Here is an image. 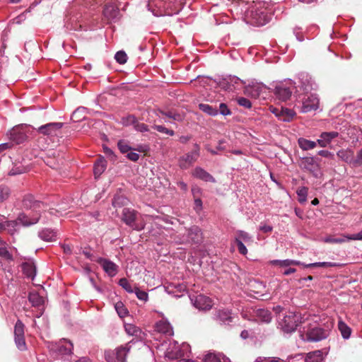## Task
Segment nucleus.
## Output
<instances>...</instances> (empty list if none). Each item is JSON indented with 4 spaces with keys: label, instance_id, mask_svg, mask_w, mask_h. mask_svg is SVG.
I'll return each instance as SVG.
<instances>
[{
    "label": "nucleus",
    "instance_id": "nucleus-10",
    "mask_svg": "<svg viewBox=\"0 0 362 362\" xmlns=\"http://www.w3.org/2000/svg\"><path fill=\"white\" fill-rule=\"evenodd\" d=\"M191 301L194 306L199 310H209L212 307V301L209 297L199 294L190 297Z\"/></svg>",
    "mask_w": 362,
    "mask_h": 362
},
{
    "label": "nucleus",
    "instance_id": "nucleus-9",
    "mask_svg": "<svg viewBox=\"0 0 362 362\" xmlns=\"http://www.w3.org/2000/svg\"><path fill=\"white\" fill-rule=\"evenodd\" d=\"M320 100L316 94L305 95L303 99L301 112L306 113L316 110L319 107Z\"/></svg>",
    "mask_w": 362,
    "mask_h": 362
},
{
    "label": "nucleus",
    "instance_id": "nucleus-56",
    "mask_svg": "<svg viewBox=\"0 0 362 362\" xmlns=\"http://www.w3.org/2000/svg\"><path fill=\"white\" fill-rule=\"evenodd\" d=\"M153 128L160 133L166 134L170 136H173L175 134V132L173 130L168 129V128H166L162 125H156H156L153 126Z\"/></svg>",
    "mask_w": 362,
    "mask_h": 362
},
{
    "label": "nucleus",
    "instance_id": "nucleus-43",
    "mask_svg": "<svg viewBox=\"0 0 362 362\" xmlns=\"http://www.w3.org/2000/svg\"><path fill=\"white\" fill-rule=\"evenodd\" d=\"M11 195V189L5 185L0 186V203L7 200Z\"/></svg>",
    "mask_w": 362,
    "mask_h": 362
},
{
    "label": "nucleus",
    "instance_id": "nucleus-2",
    "mask_svg": "<svg viewBox=\"0 0 362 362\" xmlns=\"http://www.w3.org/2000/svg\"><path fill=\"white\" fill-rule=\"evenodd\" d=\"M245 11V18L250 24L262 26L267 23L271 19V13L265 7L264 2H255Z\"/></svg>",
    "mask_w": 362,
    "mask_h": 362
},
{
    "label": "nucleus",
    "instance_id": "nucleus-3",
    "mask_svg": "<svg viewBox=\"0 0 362 362\" xmlns=\"http://www.w3.org/2000/svg\"><path fill=\"white\" fill-rule=\"evenodd\" d=\"M300 315L293 312H289L283 318H279L278 327L284 333L294 332L298 325Z\"/></svg>",
    "mask_w": 362,
    "mask_h": 362
},
{
    "label": "nucleus",
    "instance_id": "nucleus-54",
    "mask_svg": "<svg viewBox=\"0 0 362 362\" xmlns=\"http://www.w3.org/2000/svg\"><path fill=\"white\" fill-rule=\"evenodd\" d=\"M115 309H116L118 315L121 317L126 316L128 313L127 308H124L123 303L121 302L116 303Z\"/></svg>",
    "mask_w": 362,
    "mask_h": 362
},
{
    "label": "nucleus",
    "instance_id": "nucleus-46",
    "mask_svg": "<svg viewBox=\"0 0 362 362\" xmlns=\"http://www.w3.org/2000/svg\"><path fill=\"white\" fill-rule=\"evenodd\" d=\"M204 362H221V356L214 353H208L205 355Z\"/></svg>",
    "mask_w": 362,
    "mask_h": 362
},
{
    "label": "nucleus",
    "instance_id": "nucleus-15",
    "mask_svg": "<svg viewBox=\"0 0 362 362\" xmlns=\"http://www.w3.org/2000/svg\"><path fill=\"white\" fill-rule=\"evenodd\" d=\"M9 138L12 141L20 144L26 140L27 135L23 127L17 126L10 131Z\"/></svg>",
    "mask_w": 362,
    "mask_h": 362
},
{
    "label": "nucleus",
    "instance_id": "nucleus-61",
    "mask_svg": "<svg viewBox=\"0 0 362 362\" xmlns=\"http://www.w3.org/2000/svg\"><path fill=\"white\" fill-rule=\"evenodd\" d=\"M134 128L136 131L140 132H146L148 131V127L144 123L139 122L138 120L134 124Z\"/></svg>",
    "mask_w": 362,
    "mask_h": 362
},
{
    "label": "nucleus",
    "instance_id": "nucleus-53",
    "mask_svg": "<svg viewBox=\"0 0 362 362\" xmlns=\"http://www.w3.org/2000/svg\"><path fill=\"white\" fill-rule=\"evenodd\" d=\"M190 352V346L188 344H182L181 349L179 353L177 354V357L189 356L188 353Z\"/></svg>",
    "mask_w": 362,
    "mask_h": 362
},
{
    "label": "nucleus",
    "instance_id": "nucleus-33",
    "mask_svg": "<svg viewBox=\"0 0 362 362\" xmlns=\"http://www.w3.org/2000/svg\"><path fill=\"white\" fill-rule=\"evenodd\" d=\"M106 161L101 158L97 160L94 165V175L95 177L100 176L106 169Z\"/></svg>",
    "mask_w": 362,
    "mask_h": 362
},
{
    "label": "nucleus",
    "instance_id": "nucleus-63",
    "mask_svg": "<svg viewBox=\"0 0 362 362\" xmlns=\"http://www.w3.org/2000/svg\"><path fill=\"white\" fill-rule=\"evenodd\" d=\"M103 152L105 156L110 158V160L115 161L116 160V156L111 148L107 146H103Z\"/></svg>",
    "mask_w": 362,
    "mask_h": 362
},
{
    "label": "nucleus",
    "instance_id": "nucleus-50",
    "mask_svg": "<svg viewBox=\"0 0 362 362\" xmlns=\"http://www.w3.org/2000/svg\"><path fill=\"white\" fill-rule=\"evenodd\" d=\"M286 362H306L305 356L302 354H296L295 356H288Z\"/></svg>",
    "mask_w": 362,
    "mask_h": 362
},
{
    "label": "nucleus",
    "instance_id": "nucleus-32",
    "mask_svg": "<svg viewBox=\"0 0 362 362\" xmlns=\"http://www.w3.org/2000/svg\"><path fill=\"white\" fill-rule=\"evenodd\" d=\"M238 240L247 243L252 242V237L248 233L239 230L235 233V242H238Z\"/></svg>",
    "mask_w": 362,
    "mask_h": 362
},
{
    "label": "nucleus",
    "instance_id": "nucleus-41",
    "mask_svg": "<svg viewBox=\"0 0 362 362\" xmlns=\"http://www.w3.org/2000/svg\"><path fill=\"white\" fill-rule=\"evenodd\" d=\"M86 109L84 107L77 108L71 115V119L74 122H79L85 118L84 113Z\"/></svg>",
    "mask_w": 362,
    "mask_h": 362
},
{
    "label": "nucleus",
    "instance_id": "nucleus-37",
    "mask_svg": "<svg viewBox=\"0 0 362 362\" xmlns=\"http://www.w3.org/2000/svg\"><path fill=\"white\" fill-rule=\"evenodd\" d=\"M337 266V263L330 262H315L310 264H304L303 267L305 268H311V267H334Z\"/></svg>",
    "mask_w": 362,
    "mask_h": 362
},
{
    "label": "nucleus",
    "instance_id": "nucleus-49",
    "mask_svg": "<svg viewBox=\"0 0 362 362\" xmlns=\"http://www.w3.org/2000/svg\"><path fill=\"white\" fill-rule=\"evenodd\" d=\"M291 265H302L303 267V263L300 261H298V260L288 259L281 260L280 267H287Z\"/></svg>",
    "mask_w": 362,
    "mask_h": 362
},
{
    "label": "nucleus",
    "instance_id": "nucleus-39",
    "mask_svg": "<svg viewBox=\"0 0 362 362\" xmlns=\"http://www.w3.org/2000/svg\"><path fill=\"white\" fill-rule=\"evenodd\" d=\"M308 188L306 187H299L297 191L298 200L300 204H304L307 201Z\"/></svg>",
    "mask_w": 362,
    "mask_h": 362
},
{
    "label": "nucleus",
    "instance_id": "nucleus-59",
    "mask_svg": "<svg viewBox=\"0 0 362 362\" xmlns=\"http://www.w3.org/2000/svg\"><path fill=\"white\" fill-rule=\"evenodd\" d=\"M261 87L259 86H252L247 88V91L250 93L253 97H258L260 91Z\"/></svg>",
    "mask_w": 362,
    "mask_h": 362
},
{
    "label": "nucleus",
    "instance_id": "nucleus-21",
    "mask_svg": "<svg viewBox=\"0 0 362 362\" xmlns=\"http://www.w3.org/2000/svg\"><path fill=\"white\" fill-rule=\"evenodd\" d=\"M40 218V214L35 213V214L31 216L30 213L25 214L22 213L19 214L17 220L19 223L22 224L24 226H29L30 225L36 223Z\"/></svg>",
    "mask_w": 362,
    "mask_h": 362
},
{
    "label": "nucleus",
    "instance_id": "nucleus-45",
    "mask_svg": "<svg viewBox=\"0 0 362 362\" xmlns=\"http://www.w3.org/2000/svg\"><path fill=\"white\" fill-rule=\"evenodd\" d=\"M14 336H24V325L20 320H18L15 325Z\"/></svg>",
    "mask_w": 362,
    "mask_h": 362
},
{
    "label": "nucleus",
    "instance_id": "nucleus-11",
    "mask_svg": "<svg viewBox=\"0 0 362 362\" xmlns=\"http://www.w3.org/2000/svg\"><path fill=\"white\" fill-rule=\"evenodd\" d=\"M23 205L25 208L31 209L33 211L39 214L41 211L45 210V204L34 199L33 196L28 194L26 195L23 200Z\"/></svg>",
    "mask_w": 362,
    "mask_h": 362
},
{
    "label": "nucleus",
    "instance_id": "nucleus-4",
    "mask_svg": "<svg viewBox=\"0 0 362 362\" xmlns=\"http://www.w3.org/2000/svg\"><path fill=\"white\" fill-rule=\"evenodd\" d=\"M131 349V345L127 343L114 350L105 351V358L107 362H125L127 354Z\"/></svg>",
    "mask_w": 362,
    "mask_h": 362
},
{
    "label": "nucleus",
    "instance_id": "nucleus-1",
    "mask_svg": "<svg viewBox=\"0 0 362 362\" xmlns=\"http://www.w3.org/2000/svg\"><path fill=\"white\" fill-rule=\"evenodd\" d=\"M332 328V322H327L323 326L309 324L303 326L300 331V337L305 341L317 342L327 338Z\"/></svg>",
    "mask_w": 362,
    "mask_h": 362
},
{
    "label": "nucleus",
    "instance_id": "nucleus-20",
    "mask_svg": "<svg viewBox=\"0 0 362 362\" xmlns=\"http://www.w3.org/2000/svg\"><path fill=\"white\" fill-rule=\"evenodd\" d=\"M187 237L189 241L194 244H199L203 240L202 230L197 226H193L189 228Z\"/></svg>",
    "mask_w": 362,
    "mask_h": 362
},
{
    "label": "nucleus",
    "instance_id": "nucleus-42",
    "mask_svg": "<svg viewBox=\"0 0 362 362\" xmlns=\"http://www.w3.org/2000/svg\"><path fill=\"white\" fill-rule=\"evenodd\" d=\"M119 285L129 293H132L135 291V287L132 286L126 278L120 279L119 281Z\"/></svg>",
    "mask_w": 362,
    "mask_h": 362
},
{
    "label": "nucleus",
    "instance_id": "nucleus-57",
    "mask_svg": "<svg viewBox=\"0 0 362 362\" xmlns=\"http://www.w3.org/2000/svg\"><path fill=\"white\" fill-rule=\"evenodd\" d=\"M166 117L171 118L175 121L181 122L183 119L182 115L179 113L173 112L171 111L165 112L163 113Z\"/></svg>",
    "mask_w": 362,
    "mask_h": 362
},
{
    "label": "nucleus",
    "instance_id": "nucleus-25",
    "mask_svg": "<svg viewBox=\"0 0 362 362\" xmlns=\"http://www.w3.org/2000/svg\"><path fill=\"white\" fill-rule=\"evenodd\" d=\"M354 151L350 148L341 149L337 153V156L344 162L353 165Z\"/></svg>",
    "mask_w": 362,
    "mask_h": 362
},
{
    "label": "nucleus",
    "instance_id": "nucleus-14",
    "mask_svg": "<svg viewBox=\"0 0 362 362\" xmlns=\"http://www.w3.org/2000/svg\"><path fill=\"white\" fill-rule=\"evenodd\" d=\"M300 88L305 92H309L317 88V84L308 73L301 72L298 74Z\"/></svg>",
    "mask_w": 362,
    "mask_h": 362
},
{
    "label": "nucleus",
    "instance_id": "nucleus-38",
    "mask_svg": "<svg viewBox=\"0 0 362 362\" xmlns=\"http://www.w3.org/2000/svg\"><path fill=\"white\" fill-rule=\"evenodd\" d=\"M251 287L252 288H254L252 291L256 293V294H259V295H261V296H264V292L266 291H265V284L262 282V281H255L252 284H251Z\"/></svg>",
    "mask_w": 362,
    "mask_h": 362
},
{
    "label": "nucleus",
    "instance_id": "nucleus-16",
    "mask_svg": "<svg viewBox=\"0 0 362 362\" xmlns=\"http://www.w3.org/2000/svg\"><path fill=\"white\" fill-rule=\"evenodd\" d=\"M98 262L100 264L105 272L107 273L108 276L112 277L117 274L118 266L113 262L107 259L100 258L98 260Z\"/></svg>",
    "mask_w": 362,
    "mask_h": 362
},
{
    "label": "nucleus",
    "instance_id": "nucleus-44",
    "mask_svg": "<svg viewBox=\"0 0 362 362\" xmlns=\"http://www.w3.org/2000/svg\"><path fill=\"white\" fill-rule=\"evenodd\" d=\"M137 121V119L136 117L133 115H129L126 117H123L121 119V124L123 125V126H130V125H133L134 126V124H136Z\"/></svg>",
    "mask_w": 362,
    "mask_h": 362
},
{
    "label": "nucleus",
    "instance_id": "nucleus-29",
    "mask_svg": "<svg viewBox=\"0 0 362 362\" xmlns=\"http://www.w3.org/2000/svg\"><path fill=\"white\" fill-rule=\"evenodd\" d=\"M298 144L303 151H309L314 149L317 146V141H311L307 139L300 137L298 139Z\"/></svg>",
    "mask_w": 362,
    "mask_h": 362
},
{
    "label": "nucleus",
    "instance_id": "nucleus-62",
    "mask_svg": "<svg viewBox=\"0 0 362 362\" xmlns=\"http://www.w3.org/2000/svg\"><path fill=\"white\" fill-rule=\"evenodd\" d=\"M362 165V148L358 152L356 158L353 157V166L358 167Z\"/></svg>",
    "mask_w": 362,
    "mask_h": 362
},
{
    "label": "nucleus",
    "instance_id": "nucleus-24",
    "mask_svg": "<svg viewBox=\"0 0 362 362\" xmlns=\"http://www.w3.org/2000/svg\"><path fill=\"white\" fill-rule=\"evenodd\" d=\"M192 175L205 182H216L214 177L212 175H211L208 172L200 167H197L193 170Z\"/></svg>",
    "mask_w": 362,
    "mask_h": 362
},
{
    "label": "nucleus",
    "instance_id": "nucleus-64",
    "mask_svg": "<svg viewBox=\"0 0 362 362\" xmlns=\"http://www.w3.org/2000/svg\"><path fill=\"white\" fill-rule=\"evenodd\" d=\"M13 222H8L6 217L0 214V230H4L7 227H9V225H13Z\"/></svg>",
    "mask_w": 362,
    "mask_h": 362
},
{
    "label": "nucleus",
    "instance_id": "nucleus-7",
    "mask_svg": "<svg viewBox=\"0 0 362 362\" xmlns=\"http://www.w3.org/2000/svg\"><path fill=\"white\" fill-rule=\"evenodd\" d=\"M194 149L180 157L179 160V165L182 169L188 168L193 163H194L199 156V146L197 144L194 145Z\"/></svg>",
    "mask_w": 362,
    "mask_h": 362
},
{
    "label": "nucleus",
    "instance_id": "nucleus-52",
    "mask_svg": "<svg viewBox=\"0 0 362 362\" xmlns=\"http://www.w3.org/2000/svg\"><path fill=\"white\" fill-rule=\"evenodd\" d=\"M127 202L126 198L122 196H115L112 200V205L114 207H120L125 204Z\"/></svg>",
    "mask_w": 362,
    "mask_h": 362
},
{
    "label": "nucleus",
    "instance_id": "nucleus-60",
    "mask_svg": "<svg viewBox=\"0 0 362 362\" xmlns=\"http://www.w3.org/2000/svg\"><path fill=\"white\" fill-rule=\"evenodd\" d=\"M0 257L9 261L13 259L12 255L10 254L8 250L4 247H0Z\"/></svg>",
    "mask_w": 362,
    "mask_h": 362
},
{
    "label": "nucleus",
    "instance_id": "nucleus-12",
    "mask_svg": "<svg viewBox=\"0 0 362 362\" xmlns=\"http://www.w3.org/2000/svg\"><path fill=\"white\" fill-rule=\"evenodd\" d=\"M73 347V344L69 340L63 339L59 342L52 344L51 350L62 355H68L72 353Z\"/></svg>",
    "mask_w": 362,
    "mask_h": 362
},
{
    "label": "nucleus",
    "instance_id": "nucleus-22",
    "mask_svg": "<svg viewBox=\"0 0 362 362\" xmlns=\"http://www.w3.org/2000/svg\"><path fill=\"white\" fill-rule=\"evenodd\" d=\"M339 136L337 132H325L321 133L320 139L317 140V144L322 148L327 146L328 144L335 138Z\"/></svg>",
    "mask_w": 362,
    "mask_h": 362
},
{
    "label": "nucleus",
    "instance_id": "nucleus-17",
    "mask_svg": "<svg viewBox=\"0 0 362 362\" xmlns=\"http://www.w3.org/2000/svg\"><path fill=\"white\" fill-rule=\"evenodd\" d=\"M279 119L288 122H291L295 116V112L291 109L281 107L280 110L274 108L272 111Z\"/></svg>",
    "mask_w": 362,
    "mask_h": 362
},
{
    "label": "nucleus",
    "instance_id": "nucleus-36",
    "mask_svg": "<svg viewBox=\"0 0 362 362\" xmlns=\"http://www.w3.org/2000/svg\"><path fill=\"white\" fill-rule=\"evenodd\" d=\"M338 328L344 339H347L350 337L351 330V328L345 322L341 320L339 321Z\"/></svg>",
    "mask_w": 362,
    "mask_h": 362
},
{
    "label": "nucleus",
    "instance_id": "nucleus-31",
    "mask_svg": "<svg viewBox=\"0 0 362 362\" xmlns=\"http://www.w3.org/2000/svg\"><path fill=\"white\" fill-rule=\"evenodd\" d=\"M22 269L27 277L33 279L36 274L35 266L33 263L25 262L22 264Z\"/></svg>",
    "mask_w": 362,
    "mask_h": 362
},
{
    "label": "nucleus",
    "instance_id": "nucleus-8",
    "mask_svg": "<svg viewBox=\"0 0 362 362\" xmlns=\"http://www.w3.org/2000/svg\"><path fill=\"white\" fill-rule=\"evenodd\" d=\"M300 166L302 169L309 171L315 177H318L320 174L319 164L314 157L303 158Z\"/></svg>",
    "mask_w": 362,
    "mask_h": 362
},
{
    "label": "nucleus",
    "instance_id": "nucleus-30",
    "mask_svg": "<svg viewBox=\"0 0 362 362\" xmlns=\"http://www.w3.org/2000/svg\"><path fill=\"white\" fill-rule=\"evenodd\" d=\"M306 362H324L323 353L320 350L309 352L305 356Z\"/></svg>",
    "mask_w": 362,
    "mask_h": 362
},
{
    "label": "nucleus",
    "instance_id": "nucleus-47",
    "mask_svg": "<svg viewBox=\"0 0 362 362\" xmlns=\"http://www.w3.org/2000/svg\"><path fill=\"white\" fill-rule=\"evenodd\" d=\"M15 343L19 350L24 351L26 349V344L24 336H15Z\"/></svg>",
    "mask_w": 362,
    "mask_h": 362
},
{
    "label": "nucleus",
    "instance_id": "nucleus-23",
    "mask_svg": "<svg viewBox=\"0 0 362 362\" xmlns=\"http://www.w3.org/2000/svg\"><path fill=\"white\" fill-rule=\"evenodd\" d=\"M103 14L108 21H116L119 18V10L113 4H107L103 10Z\"/></svg>",
    "mask_w": 362,
    "mask_h": 362
},
{
    "label": "nucleus",
    "instance_id": "nucleus-40",
    "mask_svg": "<svg viewBox=\"0 0 362 362\" xmlns=\"http://www.w3.org/2000/svg\"><path fill=\"white\" fill-rule=\"evenodd\" d=\"M29 300L35 307L40 306L44 303V299L37 293H30L29 295Z\"/></svg>",
    "mask_w": 362,
    "mask_h": 362
},
{
    "label": "nucleus",
    "instance_id": "nucleus-34",
    "mask_svg": "<svg viewBox=\"0 0 362 362\" xmlns=\"http://www.w3.org/2000/svg\"><path fill=\"white\" fill-rule=\"evenodd\" d=\"M124 329L127 334L130 336L140 337L141 330L139 327L134 324L126 323L124 324Z\"/></svg>",
    "mask_w": 362,
    "mask_h": 362
},
{
    "label": "nucleus",
    "instance_id": "nucleus-19",
    "mask_svg": "<svg viewBox=\"0 0 362 362\" xmlns=\"http://www.w3.org/2000/svg\"><path fill=\"white\" fill-rule=\"evenodd\" d=\"M168 293L173 294L175 297H181L186 291L187 286L185 284L170 283L165 288Z\"/></svg>",
    "mask_w": 362,
    "mask_h": 362
},
{
    "label": "nucleus",
    "instance_id": "nucleus-51",
    "mask_svg": "<svg viewBox=\"0 0 362 362\" xmlns=\"http://www.w3.org/2000/svg\"><path fill=\"white\" fill-rule=\"evenodd\" d=\"M134 293L136 294V297L141 300L146 302L148 299V295L147 292L140 290L138 287H135V291H134Z\"/></svg>",
    "mask_w": 362,
    "mask_h": 362
},
{
    "label": "nucleus",
    "instance_id": "nucleus-6",
    "mask_svg": "<svg viewBox=\"0 0 362 362\" xmlns=\"http://www.w3.org/2000/svg\"><path fill=\"white\" fill-rule=\"evenodd\" d=\"M137 211L129 208H124L122 213V221L134 230H141L144 226H139L135 223L137 216Z\"/></svg>",
    "mask_w": 362,
    "mask_h": 362
},
{
    "label": "nucleus",
    "instance_id": "nucleus-26",
    "mask_svg": "<svg viewBox=\"0 0 362 362\" xmlns=\"http://www.w3.org/2000/svg\"><path fill=\"white\" fill-rule=\"evenodd\" d=\"M255 317L257 320L264 323L270 322L272 319V313L266 309L257 310L255 312Z\"/></svg>",
    "mask_w": 362,
    "mask_h": 362
},
{
    "label": "nucleus",
    "instance_id": "nucleus-5",
    "mask_svg": "<svg viewBox=\"0 0 362 362\" xmlns=\"http://www.w3.org/2000/svg\"><path fill=\"white\" fill-rule=\"evenodd\" d=\"M296 83L291 79H288L284 81V83H281L277 85L275 88V94L281 100H288L293 92V90L295 88Z\"/></svg>",
    "mask_w": 362,
    "mask_h": 362
},
{
    "label": "nucleus",
    "instance_id": "nucleus-13",
    "mask_svg": "<svg viewBox=\"0 0 362 362\" xmlns=\"http://www.w3.org/2000/svg\"><path fill=\"white\" fill-rule=\"evenodd\" d=\"M63 127L62 122H50L46 124L42 125L37 129L39 134L45 136H55L57 135V131H59Z\"/></svg>",
    "mask_w": 362,
    "mask_h": 362
},
{
    "label": "nucleus",
    "instance_id": "nucleus-28",
    "mask_svg": "<svg viewBox=\"0 0 362 362\" xmlns=\"http://www.w3.org/2000/svg\"><path fill=\"white\" fill-rule=\"evenodd\" d=\"M38 236L45 241H54L56 240L57 233L50 228H45L39 231Z\"/></svg>",
    "mask_w": 362,
    "mask_h": 362
},
{
    "label": "nucleus",
    "instance_id": "nucleus-48",
    "mask_svg": "<svg viewBox=\"0 0 362 362\" xmlns=\"http://www.w3.org/2000/svg\"><path fill=\"white\" fill-rule=\"evenodd\" d=\"M115 60L120 64H124L127 62V55L124 51H119L115 55Z\"/></svg>",
    "mask_w": 362,
    "mask_h": 362
},
{
    "label": "nucleus",
    "instance_id": "nucleus-35",
    "mask_svg": "<svg viewBox=\"0 0 362 362\" xmlns=\"http://www.w3.org/2000/svg\"><path fill=\"white\" fill-rule=\"evenodd\" d=\"M199 108L202 112L211 116H216L218 114V110L216 107H213L209 104L200 103Z\"/></svg>",
    "mask_w": 362,
    "mask_h": 362
},
{
    "label": "nucleus",
    "instance_id": "nucleus-27",
    "mask_svg": "<svg viewBox=\"0 0 362 362\" xmlns=\"http://www.w3.org/2000/svg\"><path fill=\"white\" fill-rule=\"evenodd\" d=\"M156 329L158 332L166 335H173V331L170 324L165 320H160L156 325Z\"/></svg>",
    "mask_w": 362,
    "mask_h": 362
},
{
    "label": "nucleus",
    "instance_id": "nucleus-55",
    "mask_svg": "<svg viewBox=\"0 0 362 362\" xmlns=\"http://www.w3.org/2000/svg\"><path fill=\"white\" fill-rule=\"evenodd\" d=\"M118 148L122 153H126L132 150V147L129 146L124 141L120 140L117 143Z\"/></svg>",
    "mask_w": 362,
    "mask_h": 362
},
{
    "label": "nucleus",
    "instance_id": "nucleus-58",
    "mask_svg": "<svg viewBox=\"0 0 362 362\" xmlns=\"http://www.w3.org/2000/svg\"><path fill=\"white\" fill-rule=\"evenodd\" d=\"M237 103L239 105L243 106L245 108H250L252 107V103L246 98L240 97L237 98Z\"/></svg>",
    "mask_w": 362,
    "mask_h": 362
},
{
    "label": "nucleus",
    "instance_id": "nucleus-18",
    "mask_svg": "<svg viewBox=\"0 0 362 362\" xmlns=\"http://www.w3.org/2000/svg\"><path fill=\"white\" fill-rule=\"evenodd\" d=\"M214 319L221 325H229L233 321V316L227 309L218 310L216 312Z\"/></svg>",
    "mask_w": 362,
    "mask_h": 362
}]
</instances>
